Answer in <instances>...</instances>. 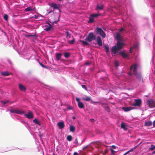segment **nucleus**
I'll return each mask as SVG.
<instances>
[{"mask_svg": "<svg viewBox=\"0 0 155 155\" xmlns=\"http://www.w3.org/2000/svg\"><path fill=\"white\" fill-rule=\"evenodd\" d=\"M96 39L95 35L93 32H91L89 33L87 37L85 40L89 42H91L93 40H95Z\"/></svg>", "mask_w": 155, "mask_h": 155, "instance_id": "nucleus-1", "label": "nucleus"}, {"mask_svg": "<svg viewBox=\"0 0 155 155\" xmlns=\"http://www.w3.org/2000/svg\"><path fill=\"white\" fill-rule=\"evenodd\" d=\"M96 33L97 34L99 35L103 38H104L106 36V34L102 29L100 28H96Z\"/></svg>", "mask_w": 155, "mask_h": 155, "instance_id": "nucleus-2", "label": "nucleus"}, {"mask_svg": "<svg viewBox=\"0 0 155 155\" xmlns=\"http://www.w3.org/2000/svg\"><path fill=\"white\" fill-rule=\"evenodd\" d=\"M137 66L136 64H134L132 66H131L130 68V69L131 70H132V69H133V73L134 75H135L136 76H137L138 75V73L137 72Z\"/></svg>", "mask_w": 155, "mask_h": 155, "instance_id": "nucleus-3", "label": "nucleus"}, {"mask_svg": "<svg viewBox=\"0 0 155 155\" xmlns=\"http://www.w3.org/2000/svg\"><path fill=\"white\" fill-rule=\"evenodd\" d=\"M147 104L149 105L150 108H153L155 107V101L153 100H147Z\"/></svg>", "mask_w": 155, "mask_h": 155, "instance_id": "nucleus-4", "label": "nucleus"}, {"mask_svg": "<svg viewBox=\"0 0 155 155\" xmlns=\"http://www.w3.org/2000/svg\"><path fill=\"white\" fill-rule=\"evenodd\" d=\"M10 111L12 113H16L19 114H23L25 113L24 111L19 109L11 110Z\"/></svg>", "mask_w": 155, "mask_h": 155, "instance_id": "nucleus-5", "label": "nucleus"}, {"mask_svg": "<svg viewBox=\"0 0 155 155\" xmlns=\"http://www.w3.org/2000/svg\"><path fill=\"white\" fill-rule=\"evenodd\" d=\"M134 101L132 104L134 106L139 107L141 104V100L140 99H134Z\"/></svg>", "mask_w": 155, "mask_h": 155, "instance_id": "nucleus-6", "label": "nucleus"}, {"mask_svg": "<svg viewBox=\"0 0 155 155\" xmlns=\"http://www.w3.org/2000/svg\"><path fill=\"white\" fill-rule=\"evenodd\" d=\"M124 44L123 43L121 42L120 41H118L117 42V46L118 50H120L123 47Z\"/></svg>", "mask_w": 155, "mask_h": 155, "instance_id": "nucleus-7", "label": "nucleus"}, {"mask_svg": "<svg viewBox=\"0 0 155 155\" xmlns=\"http://www.w3.org/2000/svg\"><path fill=\"white\" fill-rule=\"evenodd\" d=\"M51 6L54 9H58L59 11L60 12H61L59 8L60 7V5H57L55 3H52L51 4Z\"/></svg>", "mask_w": 155, "mask_h": 155, "instance_id": "nucleus-8", "label": "nucleus"}, {"mask_svg": "<svg viewBox=\"0 0 155 155\" xmlns=\"http://www.w3.org/2000/svg\"><path fill=\"white\" fill-rule=\"evenodd\" d=\"M96 41L97 43L99 46H101L102 43L101 39L100 36H97V38Z\"/></svg>", "mask_w": 155, "mask_h": 155, "instance_id": "nucleus-9", "label": "nucleus"}, {"mask_svg": "<svg viewBox=\"0 0 155 155\" xmlns=\"http://www.w3.org/2000/svg\"><path fill=\"white\" fill-rule=\"evenodd\" d=\"M118 50L116 46H113L111 49L112 52L114 55H115L117 52L118 51Z\"/></svg>", "mask_w": 155, "mask_h": 155, "instance_id": "nucleus-10", "label": "nucleus"}, {"mask_svg": "<svg viewBox=\"0 0 155 155\" xmlns=\"http://www.w3.org/2000/svg\"><path fill=\"white\" fill-rule=\"evenodd\" d=\"M47 24L49 25V26H48V25H46L45 26L47 27V28L44 29L45 31H50L52 28L51 25L50 24L48 23H47Z\"/></svg>", "mask_w": 155, "mask_h": 155, "instance_id": "nucleus-11", "label": "nucleus"}, {"mask_svg": "<svg viewBox=\"0 0 155 155\" xmlns=\"http://www.w3.org/2000/svg\"><path fill=\"white\" fill-rule=\"evenodd\" d=\"M25 116L28 119H31L33 117V115L31 112H28V114H25Z\"/></svg>", "mask_w": 155, "mask_h": 155, "instance_id": "nucleus-12", "label": "nucleus"}, {"mask_svg": "<svg viewBox=\"0 0 155 155\" xmlns=\"http://www.w3.org/2000/svg\"><path fill=\"white\" fill-rule=\"evenodd\" d=\"M58 125L60 129H63L64 127V123L63 122H60L58 123Z\"/></svg>", "mask_w": 155, "mask_h": 155, "instance_id": "nucleus-13", "label": "nucleus"}, {"mask_svg": "<svg viewBox=\"0 0 155 155\" xmlns=\"http://www.w3.org/2000/svg\"><path fill=\"white\" fill-rule=\"evenodd\" d=\"M104 8V5L102 4H97V7L96 9V10H102Z\"/></svg>", "mask_w": 155, "mask_h": 155, "instance_id": "nucleus-14", "label": "nucleus"}, {"mask_svg": "<svg viewBox=\"0 0 155 155\" xmlns=\"http://www.w3.org/2000/svg\"><path fill=\"white\" fill-rule=\"evenodd\" d=\"M28 34H23V35L27 38H29L30 37H36L37 35L36 34H35L33 35H31L30 33H28Z\"/></svg>", "mask_w": 155, "mask_h": 155, "instance_id": "nucleus-15", "label": "nucleus"}, {"mask_svg": "<svg viewBox=\"0 0 155 155\" xmlns=\"http://www.w3.org/2000/svg\"><path fill=\"white\" fill-rule=\"evenodd\" d=\"M62 54L61 53H57L55 54L56 58L58 61L61 58Z\"/></svg>", "mask_w": 155, "mask_h": 155, "instance_id": "nucleus-16", "label": "nucleus"}, {"mask_svg": "<svg viewBox=\"0 0 155 155\" xmlns=\"http://www.w3.org/2000/svg\"><path fill=\"white\" fill-rule=\"evenodd\" d=\"M19 87L20 90L23 91H25L26 90L25 87L21 84H19Z\"/></svg>", "mask_w": 155, "mask_h": 155, "instance_id": "nucleus-17", "label": "nucleus"}, {"mask_svg": "<svg viewBox=\"0 0 155 155\" xmlns=\"http://www.w3.org/2000/svg\"><path fill=\"white\" fill-rule=\"evenodd\" d=\"M1 74L4 76H8L10 75V73L8 71H3L1 72Z\"/></svg>", "mask_w": 155, "mask_h": 155, "instance_id": "nucleus-18", "label": "nucleus"}, {"mask_svg": "<svg viewBox=\"0 0 155 155\" xmlns=\"http://www.w3.org/2000/svg\"><path fill=\"white\" fill-rule=\"evenodd\" d=\"M152 124V122L151 121H146L144 123L145 126H150Z\"/></svg>", "mask_w": 155, "mask_h": 155, "instance_id": "nucleus-19", "label": "nucleus"}, {"mask_svg": "<svg viewBox=\"0 0 155 155\" xmlns=\"http://www.w3.org/2000/svg\"><path fill=\"white\" fill-rule=\"evenodd\" d=\"M82 99L83 100L87 101H91V97H82Z\"/></svg>", "mask_w": 155, "mask_h": 155, "instance_id": "nucleus-20", "label": "nucleus"}, {"mask_svg": "<svg viewBox=\"0 0 155 155\" xmlns=\"http://www.w3.org/2000/svg\"><path fill=\"white\" fill-rule=\"evenodd\" d=\"M120 54L124 58H126L128 56L123 51L120 52Z\"/></svg>", "mask_w": 155, "mask_h": 155, "instance_id": "nucleus-21", "label": "nucleus"}, {"mask_svg": "<svg viewBox=\"0 0 155 155\" xmlns=\"http://www.w3.org/2000/svg\"><path fill=\"white\" fill-rule=\"evenodd\" d=\"M121 127L122 128L124 129L125 130H127L125 124L124 123H122L121 124Z\"/></svg>", "mask_w": 155, "mask_h": 155, "instance_id": "nucleus-22", "label": "nucleus"}, {"mask_svg": "<svg viewBox=\"0 0 155 155\" xmlns=\"http://www.w3.org/2000/svg\"><path fill=\"white\" fill-rule=\"evenodd\" d=\"M78 107L80 108H83L84 107V105L81 102H79L78 103Z\"/></svg>", "mask_w": 155, "mask_h": 155, "instance_id": "nucleus-23", "label": "nucleus"}, {"mask_svg": "<svg viewBox=\"0 0 155 155\" xmlns=\"http://www.w3.org/2000/svg\"><path fill=\"white\" fill-rule=\"evenodd\" d=\"M80 41L82 43V45L83 46L88 45H89V44L85 41L83 40H80Z\"/></svg>", "mask_w": 155, "mask_h": 155, "instance_id": "nucleus-24", "label": "nucleus"}, {"mask_svg": "<svg viewBox=\"0 0 155 155\" xmlns=\"http://www.w3.org/2000/svg\"><path fill=\"white\" fill-rule=\"evenodd\" d=\"M104 48L106 49L105 51L106 52H108L109 51V47L108 45H104Z\"/></svg>", "mask_w": 155, "mask_h": 155, "instance_id": "nucleus-25", "label": "nucleus"}, {"mask_svg": "<svg viewBox=\"0 0 155 155\" xmlns=\"http://www.w3.org/2000/svg\"><path fill=\"white\" fill-rule=\"evenodd\" d=\"M73 38V39L72 40L70 41V40H68V43L70 44H73L74 42H75V39L74 38V37L73 36H72Z\"/></svg>", "mask_w": 155, "mask_h": 155, "instance_id": "nucleus-26", "label": "nucleus"}, {"mask_svg": "<svg viewBox=\"0 0 155 155\" xmlns=\"http://www.w3.org/2000/svg\"><path fill=\"white\" fill-rule=\"evenodd\" d=\"M33 121L36 124H38L39 125V126L41 125L39 121L37 119H35L34 120H33Z\"/></svg>", "mask_w": 155, "mask_h": 155, "instance_id": "nucleus-27", "label": "nucleus"}, {"mask_svg": "<svg viewBox=\"0 0 155 155\" xmlns=\"http://www.w3.org/2000/svg\"><path fill=\"white\" fill-rule=\"evenodd\" d=\"M116 38L118 40H120L121 39V35L119 33H117L116 34Z\"/></svg>", "mask_w": 155, "mask_h": 155, "instance_id": "nucleus-28", "label": "nucleus"}, {"mask_svg": "<svg viewBox=\"0 0 155 155\" xmlns=\"http://www.w3.org/2000/svg\"><path fill=\"white\" fill-rule=\"evenodd\" d=\"M124 110L125 111H128L130 110L132 108L130 107H123Z\"/></svg>", "mask_w": 155, "mask_h": 155, "instance_id": "nucleus-29", "label": "nucleus"}, {"mask_svg": "<svg viewBox=\"0 0 155 155\" xmlns=\"http://www.w3.org/2000/svg\"><path fill=\"white\" fill-rule=\"evenodd\" d=\"M104 108L106 110L107 112H110L109 107L107 105H106L104 106Z\"/></svg>", "mask_w": 155, "mask_h": 155, "instance_id": "nucleus-30", "label": "nucleus"}, {"mask_svg": "<svg viewBox=\"0 0 155 155\" xmlns=\"http://www.w3.org/2000/svg\"><path fill=\"white\" fill-rule=\"evenodd\" d=\"M100 15L98 14H92L90 15V17H96Z\"/></svg>", "mask_w": 155, "mask_h": 155, "instance_id": "nucleus-31", "label": "nucleus"}, {"mask_svg": "<svg viewBox=\"0 0 155 155\" xmlns=\"http://www.w3.org/2000/svg\"><path fill=\"white\" fill-rule=\"evenodd\" d=\"M66 38L67 39H69L71 37V34H70L69 32L68 31L66 32Z\"/></svg>", "mask_w": 155, "mask_h": 155, "instance_id": "nucleus-32", "label": "nucleus"}, {"mask_svg": "<svg viewBox=\"0 0 155 155\" xmlns=\"http://www.w3.org/2000/svg\"><path fill=\"white\" fill-rule=\"evenodd\" d=\"M75 130V127L73 126H71L70 127V131L72 132H73Z\"/></svg>", "mask_w": 155, "mask_h": 155, "instance_id": "nucleus-33", "label": "nucleus"}, {"mask_svg": "<svg viewBox=\"0 0 155 155\" xmlns=\"http://www.w3.org/2000/svg\"><path fill=\"white\" fill-rule=\"evenodd\" d=\"M70 55V54L68 52H66L64 54V56L66 58H68Z\"/></svg>", "mask_w": 155, "mask_h": 155, "instance_id": "nucleus-34", "label": "nucleus"}, {"mask_svg": "<svg viewBox=\"0 0 155 155\" xmlns=\"http://www.w3.org/2000/svg\"><path fill=\"white\" fill-rule=\"evenodd\" d=\"M25 10L26 11L28 12V11H32V10H33V9L31 7H29L26 8L25 9Z\"/></svg>", "mask_w": 155, "mask_h": 155, "instance_id": "nucleus-35", "label": "nucleus"}, {"mask_svg": "<svg viewBox=\"0 0 155 155\" xmlns=\"http://www.w3.org/2000/svg\"><path fill=\"white\" fill-rule=\"evenodd\" d=\"M94 21V19L92 17H91L89 18V20L88 21V23H92Z\"/></svg>", "mask_w": 155, "mask_h": 155, "instance_id": "nucleus-36", "label": "nucleus"}, {"mask_svg": "<svg viewBox=\"0 0 155 155\" xmlns=\"http://www.w3.org/2000/svg\"><path fill=\"white\" fill-rule=\"evenodd\" d=\"M155 149V146L153 145L152 144L151 145L150 147V149L151 150H153Z\"/></svg>", "mask_w": 155, "mask_h": 155, "instance_id": "nucleus-37", "label": "nucleus"}, {"mask_svg": "<svg viewBox=\"0 0 155 155\" xmlns=\"http://www.w3.org/2000/svg\"><path fill=\"white\" fill-rule=\"evenodd\" d=\"M4 18L5 20L7 21L8 19V16L7 15L5 14L4 16Z\"/></svg>", "mask_w": 155, "mask_h": 155, "instance_id": "nucleus-38", "label": "nucleus"}, {"mask_svg": "<svg viewBox=\"0 0 155 155\" xmlns=\"http://www.w3.org/2000/svg\"><path fill=\"white\" fill-rule=\"evenodd\" d=\"M67 139L69 141H71L72 139V136H67Z\"/></svg>", "mask_w": 155, "mask_h": 155, "instance_id": "nucleus-39", "label": "nucleus"}, {"mask_svg": "<svg viewBox=\"0 0 155 155\" xmlns=\"http://www.w3.org/2000/svg\"><path fill=\"white\" fill-rule=\"evenodd\" d=\"M110 150L111 151V154L112 155H114L116 152L112 149H110Z\"/></svg>", "mask_w": 155, "mask_h": 155, "instance_id": "nucleus-40", "label": "nucleus"}, {"mask_svg": "<svg viewBox=\"0 0 155 155\" xmlns=\"http://www.w3.org/2000/svg\"><path fill=\"white\" fill-rule=\"evenodd\" d=\"M39 64L43 68H47V67L46 66H45L44 65L42 64L41 63L39 62Z\"/></svg>", "mask_w": 155, "mask_h": 155, "instance_id": "nucleus-41", "label": "nucleus"}, {"mask_svg": "<svg viewBox=\"0 0 155 155\" xmlns=\"http://www.w3.org/2000/svg\"><path fill=\"white\" fill-rule=\"evenodd\" d=\"M8 102H9L7 100H5L4 101H2V102H3L4 104H6V103H8Z\"/></svg>", "mask_w": 155, "mask_h": 155, "instance_id": "nucleus-42", "label": "nucleus"}, {"mask_svg": "<svg viewBox=\"0 0 155 155\" xmlns=\"http://www.w3.org/2000/svg\"><path fill=\"white\" fill-rule=\"evenodd\" d=\"M81 86L82 88H84L87 91V89L86 85H83Z\"/></svg>", "mask_w": 155, "mask_h": 155, "instance_id": "nucleus-43", "label": "nucleus"}, {"mask_svg": "<svg viewBox=\"0 0 155 155\" xmlns=\"http://www.w3.org/2000/svg\"><path fill=\"white\" fill-rule=\"evenodd\" d=\"M89 147V145H87L85 147H84L83 148V150H85L86 149L88 148Z\"/></svg>", "mask_w": 155, "mask_h": 155, "instance_id": "nucleus-44", "label": "nucleus"}, {"mask_svg": "<svg viewBox=\"0 0 155 155\" xmlns=\"http://www.w3.org/2000/svg\"><path fill=\"white\" fill-rule=\"evenodd\" d=\"M142 142H140L137 145L135 146V147H134V149H135L136 148H137V147H138L139 145H140L141 143Z\"/></svg>", "mask_w": 155, "mask_h": 155, "instance_id": "nucleus-45", "label": "nucleus"}, {"mask_svg": "<svg viewBox=\"0 0 155 155\" xmlns=\"http://www.w3.org/2000/svg\"><path fill=\"white\" fill-rule=\"evenodd\" d=\"M124 31V29L123 28H122L121 29H120L119 31V32H121L123 31Z\"/></svg>", "mask_w": 155, "mask_h": 155, "instance_id": "nucleus-46", "label": "nucleus"}, {"mask_svg": "<svg viewBox=\"0 0 155 155\" xmlns=\"http://www.w3.org/2000/svg\"><path fill=\"white\" fill-rule=\"evenodd\" d=\"M76 101L78 102V103L79 102H81L80 101V99L78 98L77 97L76 98Z\"/></svg>", "mask_w": 155, "mask_h": 155, "instance_id": "nucleus-47", "label": "nucleus"}, {"mask_svg": "<svg viewBox=\"0 0 155 155\" xmlns=\"http://www.w3.org/2000/svg\"><path fill=\"white\" fill-rule=\"evenodd\" d=\"M134 48V47H131L130 48V49L129 50V52L130 53H132V50Z\"/></svg>", "mask_w": 155, "mask_h": 155, "instance_id": "nucleus-48", "label": "nucleus"}, {"mask_svg": "<svg viewBox=\"0 0 155 155\" xmlns=\"http://www.w3.org/2000/svg\"><path fill=\"white\" fill-rule=\"evenodd\" d=\"M133 150V149H131L129 151H128L126 153L127 154L129 153L130 152H132Z\"/></svg>", "mask_w": 155, "mask_h": 155, "instance_id": "nucleus-49", "label": "nucleus"}, {"mask_svg": "<svg viewBox=\"0 0 155 155\" xmlns=\"http://www.w3.org/2000/svg\"><path fill=\"white\" fill-rule=\"evenodd\" d=\"M90 121L91 122L94 123L95 121V120H94L93 119H91L90 120Z\"/></svg>", "mask_w": 155, "mask_h": 155, "instance_id": "nucleus-50", "label": "nucleus"}, {"mask_svg": "<svg viewBox=\"0 0 155 155\" xmlns=\"http://www.w3.org/2000/svg\"><path fill=\"white\" fill-rule=\"evenodd\" d=\"M68 109L69 110H72L73 109V108L72 107H71L70 106H68Z\"/></svg>", "mask_w": 155, "mask_h": 155, "instance_id": "nucleus-51", "label": "nucleus"}, {"mask_svg": "<svg viewBox=\"0 0 155 155\" xmlns=\"http://www.w3.org/2000/svg\"><path fill=\"white\" fill-rule=\"evenodd\" d=\"M115 64L116 66H119L118 62L117 61H116L115 62Z\"/></svg>", "mask_w": 155, "mask_h": 155, "instance_id": "nucleus-52", "label": "nucleus"}, {"mask_svg": "<svg viewBox=\"0 0 155 155\" xmlns=\"http://www.w3.org/2000/svg\"><path fill=\"white\" fill-rule=\"evenodd\" d=\"M38 17V16L37 15H34L33 18L35 19H37Z\"/></svg>", "mask_w": 155, "mask_h": 155, "instance_id": "nucleus-53", "label": "nucleus"}, {"mask_svg": "<svg viewBox=\"0 0 155 155\" xmlns=\"http://www.w3.org/2000/svg\"><path fill=\"white\" fill-rule=\"evenodd\" d=\"M74 143H76V144H77L78 143V140H77V139H76L75 140Z\"/></svg>", "mask_w": 155, "mask_h": 155, "instance_id": "nucleus-54", "label": "nucleus"}, {"mask_svg": "<svg viewBox=\"0 0 155 155\" xmlns=\"http://www.w3.org/2000/svg\"><path fill=\"white\" fill-rule=\"evenodd\" d=\"M113 149H115L116 148V147L114 145H112L111 147Z\"/></svg>", "mask_w": 155, "mask_h": 155, "instance_id": "nucleus-55", "label": "nucleus"}, {"mask_svg": "<svg viewBox=\"0 0 155 155\" xmlns=\"http://www.w3.org/2000/svg\"><path fill=\"white\" fill-rule=\"evenodd\" d=\"M153 125L154 127H155V120L153 122Z\"/></svg>", "mask_w": 155, "mask_h": 155, "instance_id": "nucleus-56", "label": "nucleus"}, {"mask_svg": "<svg viewBox=\"0 0 155 155\" xmlns=\"http://www.w3.org/2000/svg\"><path fill=\"white\" fill-rule=\"evenodd\" d=\"M73 155H78V153L77 152H75L74 153Z\"/></svg>", "mask_w": 155, "mask_h": 155, "instance_id": "nucleus-57", "label": "nucleus"}, {"mask_svg": "<svg viewBox=\"0 0 155 155\" xmlns=\"http://www.w3.org/2000/svg\"><path fill=\"white\" fill-rule=\"evenodd\" d=\"M85 64L86 65H89L90 64V63L89 62H86L85 63Z\"/></svg>", "mask_w": 155, "mask_h": 155, "instance_id": "nucleus-58", "label": "nucleus"}, {"mask_svg": "<svg viewBox=\"0 0 155 155\" xmlns=\"http://www.w3.org/2000/svg\"><path fill=\"white\" fill-rule=\"evenodd\" d=\"M72 118H73V120H74V119H75L76 117H74V116H73V117H72Z\"/></svg>", "mask_w": 155, "mask_h": 155, "instance_id": "nucleus-59", "label": "nucleus"}, {"mask_svg": "<svg viewBox=\"0 0 155 155\" xmlns=\"http://www.w3.org/2000/svg\"><path fill=\"white\" fill-rule=\"evenodd\" d=\"M57 21H55L53 22V23H56L57 22Z\"/></svg>", "mask_w": 155, "mask_h": 155, "instance_id": "nucleus-60", "label": "nucleus"}, {"mask_svg": "<svg viewBox=\"0 0 155 155\" xmlns=\"http://www.w3.org/2000/svg\"><path fill=\"white\" fill-rule=\"evenodd\" d=\"M93 102L94 103H100V102Z\"/></svg>", "mask_w": 155, "mask_h": 155, "instance_id": "nucleus-61", "label": "nucleus"}, {"mask_svg": "<svg viewBox=\"0 0 155 155\" xmlns=\"http://www.w3.org/2000/svg\"><path fill=\"white\" fill-rule=\"evenodd\" d=\"M127 154V153L126 152L124 154V155H126Z\"/></svg>", "mask_w": 155, "mask_h": 155, "instance_id": "nucleus-62", "label": "nucleus"}, {"mask_svg": "<svg viewBox=\"0 0 155 155\" xmlns=\"http://www.w3.org/2000/svg\"><path fill=\"white\" fill-rule=\"evenodd\" d=\"M153 153H155V150L153 151Z\"/></svg>", "mask_w": 155, "mask_h": 155, "instance_id": "nucleus-63", "label": "nucleus"}, {"mask_svg": "<svg viewBox=\"0 0 155 155\" xmlns=\"http://www.w3.org/2000/svg\"><path fill=\"white\" fill-rule=\"evenodd\" d=\"M53 155H55L54 153H53Z\"/></svg>", "mask_w": 155, "mask_h": 155, "instance_id": "nucleus-64", "label": "nucleus"}]
</instances>
